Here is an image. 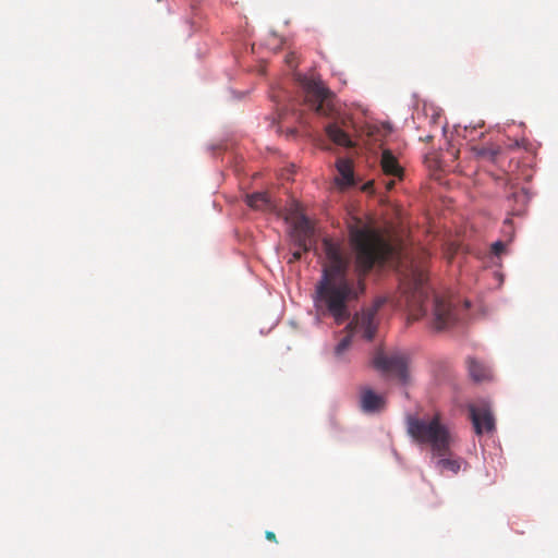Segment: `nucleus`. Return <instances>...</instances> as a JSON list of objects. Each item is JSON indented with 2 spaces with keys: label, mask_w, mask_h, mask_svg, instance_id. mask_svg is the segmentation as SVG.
I'll use <instances>...</instances> for the list:
<instances>
[{
  "label": "nucleus",
  "mask_w": 558,
  "mask_h": 558,
  "mask_svg": "<svg viewBox=\"0 0 558 558\" xmlns=\"http://www.w3.org/2000/svg\"><path fill=\"white\" fill-rule=\"evenodd\" d=\"M372 364L381 373H393L403 384L409 379V356L401 350H393L390 353H386L379 349L374 354Z\"/></svg>",
  "instance_id": "obj_5"
},
{
  "label": "nucleus",
  "mask_w": 558,
  "mask_h": 558,
  "mask_svg": "<svg viewBox=\"0 0 558 558\" xmlns=\"http://www.w3.org/2000/svg\"><path fill=\"white\" fill-rule=\"evenodd\" d=\"M468 369L471 378L476 383L489 380L492 378L490 367L473 357L468 359Z\"/></svg>",
  "instance_id": "obj_12"
},
{
  "label": "nucleus",
  "mask_w": 558,
  "mask_h": 558,
  "mask_svg": "<svg viewBox=\"0 0 558 558\" xmlns=\"http://www.w3.org/2000/svg\"><path fill=\"white\" fill-rule=\"evenodd\" d=\"M464 132L468 133L469 132V128L468 126H464Z\"/></svg>",
  "instance_id": "obj_25"
},
{
  "label": "nucleus",
  "mask_w": 558,
  "mask_h": 558,
  "mask_svg": "<svg viewBox=\"0 0 558 558\" xmlns=\"http://www.w3.org/2000/svg\"><path fill=\"white\" fill-rule=\"evenodd\" d=\"M307 251H303L302 248L295 247V250L292 252V258L291 260H300L303 253H306Z\"/></svg>",
  "instance_id": "obj_22"
},
{
  "label": "nucleus",
  "mask_w": 558,
  "mask_h": 558,
  "mask_svg": "<svg viewBox=\"0 0 558 558\" xmlns=\"http://www.w3.org/2000/svg\"><path fill=\"white\" fill-rule=\"evenodd\" d=\"M506 247V244L498 240L495 243L492 244V252L495 256H499Z\"/></svg>",
  "instance_id": "obj_21"
},
{
  "label": "nucleus",
  "mask_w": 558,
  "mask_h": 558,
  "mask_svg": "<svg viewBox=\"0 0 558 558\" xmlns=\"http://www.w3.org/2000/svg\"><path fill=\"white\" fill-rule=\"evenodd\" d=\"M407 430L414 441L429 446L432 458L444 457L450 453V432L440 422L438 415L430 420L409 415L407 418Z\"/></svg>",
  "instance_id": "obj_3"
},
{
  "label": "nucleus",
  "mask_w": 558,
  "mask_h": 558,
  "mask_svg": "<svg viewBox=\"0 0 558 558\" xmlns=\"http://www.w3.org/2000/svg\"><path fill=\"white\" fill-rule=\"evenodd\" d=\"M498 151L492 148H481L477 150V156L486 157L489 160L494 161Z\"/></svg>",
  "instance_id": "obj_20"
},
{
  "label": "nucleus",
  "mask_w": 558,
  "mask_h": 558,
  "mask_svg": "<svg viewBox=\"0 0 558 558\" xmlns=\"http://www.w3.org/2000/svg\"><path fill=\"white\" fill-rule=\"evenodd\" d=\"M392 132V126L389 122H381L369 126V135L376 140L378 137H386Z\"/></svg>",
  "instance_id": "obj_17"
},
{
  "label": "nucleus",
  "mask_w": 558,
  "mask_h": 558,
  "mask_svg": "<svg viewBox=\"0 0 558 558\" xmlns=\"http://www.w3.org/2000/svg\"><path fill=\"white\" fill-rule=\"evenodd\" d=\"M511 223H512L511 218L508 216V217L505 219L504 225H505V227H506V228H508V227L510 228V227H511Z\"/></svg>",
  "instance_id": "obj_24"
},
{
  "label": "nucleus",
  "mask_w": 558,
  "mask_h": 558,
  "mask_svg": "<svg viewBox=\"0 0 558 558\" xmlns=\"http://www.w3.org/2000/svg\"><path fill=\"white\" fill-rule=\"evenodd\" d=\"M349 244L354 257L355 278H349L351 256L342 239H322L325 264L315 284L314 306L318 315L331 317L337 325L349 320L345 330L353 337L373 341L379 322L363 308L352 315L350 303L357 302L366 291L365 278L376 265H383L389 251L378 231L367 221L352 218L348 225Z\"/></svg>",
  "instance_id": "obj_1"
},
{
  "label": "nucleus",
  "mask_w": 558,
  "mask_h": 558,
  "mask_svg": "<svg viewBox=\"0 0 558 558\" xmlns=\"http://www.w3.org/2000/svg\"><path fill=\"white\" fill-rule=\"evenodd\" d=\"M389 301L387 296L379 295L374 299L372 304L368 307L363 308L364 311L371 313L373 316L377 318V314L380 308Z\"/></svg>",
  "instance_id": "obj_18"
},
{
  "label": "nucleus",
  "mask_w": 558,
  "mask_h": 558,
  "mask_svg": "<svg viewBox=\"0 0 558 558\" xmlns=\"http://www.w3.org/2000/svg\"><path fill=\"white\" fill-rule=\"evenodd\" d=\"M266 538L269 541H275L276 536L272 532L268 531L266 532Z\"/></svg>",
  "instance_id": "obj_23"
},
{
  "label": "nucleus",
  "mask_w": 558,
  "mask_h": 558,
  "mask_svg": "<svg viewBox=\"0 0 558 558\" xmlns=\"http://www.w3.org/2000/svg\"><path fill=\"white\" fill-rule=\"evenodd\" d=\"M247 206L253 209L272 211L275 210V204L266 192H255L246 195L245 199Z\"/></svg>",
  "instance_id": "obj_13"
},
{
  "label": "nucleus",
  "mask_w": 558,
  "mask_h": 558,
  "mask_svg": "<svg viewBox=\"0 0 558 558\" xmlns=\"http://www.w3.org/2000/svg\"><path fill=\"white\" fill-rule=\"evenodd\" d=\"M353 336L348 332L335 347L333 356L338 363H349V359L347 356V352L349 351L352 344Z\"/></svg>",
  "instance_id": "obj_16"
},
{
  "label": "nucleus",
  "mask_w": 558,
  "mask_h": 558,
  "mask_svg": "<svg viewBox=\"0 0 558 558\" xmlns=\"http://www.w3.org/2000/svg\"><path fill=\"white\" fill-rule=\"evenodd\" d=\"M275 101L278 106V111H279L280 118H283V116L286 114V111L291 109V110H293V114L296 116V119H301V116L295 112L294 104L292 101H290L288 105H282V106L280 105L279 100H275Z\"/></svg>",
  "instance_id": "obj_19"
},
{
  "label": "nucleus",
  "mask_w": 558,
  "mask_h": 558,
  "mask_svg": "<svg viewBox=\"0 0 558 558\" xmlns=\"http://www.w3.org/2000/svg\"><path fill=\"white\" fill-rule=\"evenodd\" d=\"M336 168L340 174V179H336L338 185L349 186L353 184V169L349 159L339 158Z\"/></svg>",
  "instance_id": "obj_14"
},
{
  "label": "nucleus",
  "mask_w": 558,
  "mask_h": 558,
  "mask_svg": "<svg viewBox=\"0 0 558 558\" xmlns=\"http://www.w3.org/2000/svg\"><path fill=\"white\" fill-rule=\"evenodd\" d=\"M380 168L384 175L381 183L387 191L392 190L395 184L403 179L404 170L389 149H384L381 153Z\"/></svg>",
  "instance_id": "obj_7"
},
{
  "label": "nucleus",
  "mask_w": 558,
  "mask_h": 558,
  "mask_svg": "<svg viewBox=\"0 0 558 558\" xmlns=\"http://www.w3.org/2000/svg\"><path fill=\"white\" fill-rule=\"evenodd\" d=\"M435 461V466L440 471H449L452 474H457L460 469L463 460L461 458H450L447 456L444 457H435L432 458Z\"/></svg>",
  "instance_id": "obj_15"
},
{
  "label": "nucleus",
  "mask_w": 558,
  "mask_h": 558,
  "mask_svg": "<svg viewBox=\"0 0 558 558\" xmlns=\"http://www.w3.org/2000/svg\"><path fill=\"white\" fill-rule=\"evenodd\" d=\"M290 240L294 247L303 251L317 250V240L314 225L305 215H300L290 226Z\"/></svg>",
  "instance_id": "obj_6"
},
{
  "label": "nucleus",
  "mask_w": 558,
  "mask_h": 558,
  "mask_svg": "<svg viewBox=\"0 0 558 558\" xmlns=\"http://www.w3.org/2000/svg\"><path fill=\"white\" fill-rule=\"evenodd\" d=\"M325 132L329 140L341 147L350 148L354 145L350 135L343 131L337 123H328L325 126Z\"/></svg>",
  "instance_id": "obj_11"
},
{
  "label": "nucleus",
  "mask_w": 558,
  "mask_h": 558,
  "mask_svg": "<svg viewBox=\"0 0 558 558\" xmlns=\"http://www.w3.org/2000/svg\"><path fill=\"white\" fill-rule=\"evenodd\" d=\"M530 199L527 192L524 189L511 193L508 198L509 216H520L525 211L526 204Z\"/></svg>",
  "instance_id": "obj_10"
},
{
  "label": "nucleus",
  "mask_w": 558,
  "mask_h": 558,
  "mask_svg": "<svg viewBox=\"0 0 558 558\" xmlns=\"http://www.w3.org/2000/svg\"><path fill=\"white\" fill-rule=\"evenodd\" d=\"M469 412L476 435L481 436L495 430V417L487 404H470Z\"/></svg>",
  "instance_id": "obj_8"
},
{
  "label": "nucleus",
  "mask_w": 558,
  "mask_h": 558,
  "mask_svg": "<svg viewBox=\"0 0 558 558\" xmlns=\"http://www.w3.org/2000/svg\"><path fill=\"white\" fill-rule=\"evenodd\" d=\"M360 403L363 412L375 413L384 408L385 399L383 396L375 393L371 388H362Z\"/></svg>",
  "instance_id": "obj_9"
},
{
  "label": "nucleus",
  "mask_w": 558,
  "mask_h": 558,
  "mask_svg": "<svg viewBox=\"0 0 558 558\" xmlns=\"http://www.w3.org/2000/svg\"><path fill=\"white\" fill-rule=\"evenodd\" d=\"M298 82L302 88L303 102L310 110L322 117L333 114L335 96L319 78L299 75Z\"/></svg>",
  "instance_id": "obj_4"
},
{
  "label": "nucleus",
  "mask_w": 558,
  "mask_h": 558,
  "mask_svg": "<svg viewBox=\"0 0 558 558\" xmlns=\"http://www.w3.org/2000/svg\"><path fill=\"white\" fill-rule=\"evenodd\" d=\"M399 290L398 306H405L411 319H425L436 331L449 329L459 322L458 308L434 290L423 269L412 266L400 279Z\"/></svg>",
  "instance_id": "obj_2"
}]
</instances>
